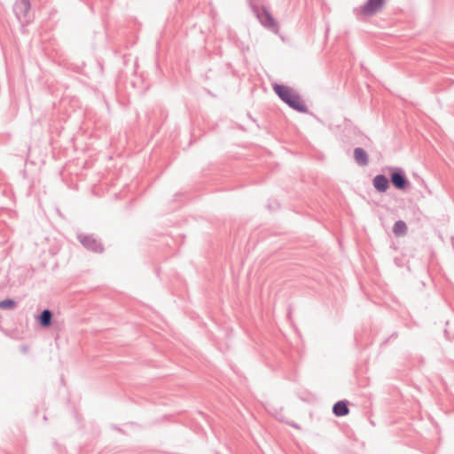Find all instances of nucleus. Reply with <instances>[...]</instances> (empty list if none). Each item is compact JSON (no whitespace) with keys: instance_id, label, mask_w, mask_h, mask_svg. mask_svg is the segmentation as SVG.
Masks as SVG:
<instances>
[{"instance_id":"11","label":"nucleus","mask_w":454,"mask_h":454,"mask_svg":"<svg viewBox=\"0 0 454 454\" xmlns=\"http://www.w3.org/2000/svg\"><path fill=\"white\" fill-rule=\"evenodd\" d=\"M15 302L12 300H4L0 301V309H12Z\"/></svg>"},{"instance_id":"7","label":"nucleus","mask_w":454,"mask_h":454,"mask_svg":"<svg viewBox=\"0 0 454 454\" xmlns=\"http://www.w3.org/2000/svg\"><path fill=\"white\" fill-rule=\"evenodd\" d=\"M333 411L336 416L340 417L348 415L349 412V409L346 402L340 401L334 404Z\"/></svg>"},{"instance_id":"5","label":"nucleus","mask_w":454,"mask_h":454,"mask_svg":"<svg viewBox=\"0 0 454 454\" xmlns=\"http://www.w3.org/2000/svg\"><path fill=\"white\" fill-rule=\"evenodd\" d=\"M372 183L374 188L380 192H385L388 189V180L383 175H377Z\"/></svg>"},{"instance_id":"1","label":"nucleus","mask_w":454,"mask_h":454,"mask_svg":"<svg viewBox=\"0 0 454 454\" xmlns=\"http://www.w3.org/2000/svg\"><path fill=\"white\" fill-rule=\"evenodd\" d=\"M273 90L276 94L293 109L301 113L307 112L305 103L294 89L285 85L275 84Z\"/></svg>"},{"instance_id":"8","label":"nucleus","mask_w":454,"mask_h":454,"mask_svg":"<svg viewBox=\"0 0 454 454\" xmlns=\"http://www.w3.org/2000/svg\"><path fill=\"white\" fill-rule=\"evenodd\" d=\"M393 232L395 236H403L407 232V225L403 221H397L394 224Z\"/></svg>"},{"instance_id":"6","label":"nucleus","mask_w":454,"mask_h":454,"mask_svg":"<svg viewBox=\"0 0 454 454\" xmlns=\"http://www.w3.org/2000/svg\"><path fill=\"white\" fill-rule=\"evenodd\" d=\"M354 158L356 163L361 166H366L368 164V155L367 153L363 148H355Z\"/></svg>"},{"instance_id":"2","label":"nucleus","mask_w":454,"mask_h":454,"mask_svg":"<svg viewBox=\"0 0 454 454\" xmlns=\"http://www.w3.org/2000/svg\"><path fill=\"white\" fill-rule=\"evenodd\" d=\"M386 0H367L366 3L359 8V13L364 16H372L382 10Z\"/></svg>"},{"instance_id":"9","label":"nucleus","mask_w":454,"mask_h":454,"mask_svg":"<svg viewBox=\"0 0 454 454\" xmlns=\"http://www.w3.org/2000/svg\"><path fill=\"white\" fill-rule=\"evenodd\" d=\"M51 312L48 309H45L42 312L40 316V324L43 327H48L51 325Z\"/></svg>"},{"instance_id":"10","label":"nucleus","mask_w":454,"mask_h":454,"mask_svg":"<svg viewBox=\"0 0 454 454\" xmlns=\"http://www.w3.org/2000/svg\"><path fill=\"white\" fill-rule=\"evenodd\" d=\"M18 9L26 15L30 9L29 0H20V4L18 5Z\"/></svg>"},{"instance_id":"4","label":"nucleus","mask_w":454,"mask_h":454,"mask_svg":"<svg viewBox=\"0 0 454 454\" xmlns=\"http://www.w3.org/2000/svg\"><path fill=\"white\" fill-rule=\"evenodd\" d=\"M257 17L264 27L277 29V23L268 10L262 9L258 12Z\"/></svg>"},{"instance_id":"3","label":"nucleus","mask_w":454,"mask_h":454,"mask_svg":"<svg viewBox=\"0 0 454 454\" xmlns=\"http://www.w3.org/2000/svg\"><path fill=\"white\" fill-rule=\"evenodd\" d=\"M390 180L394 187L401 191L405 190L409 184V181L406 176L400 171L392 172Z\"/></svg>"}]
</instances>
